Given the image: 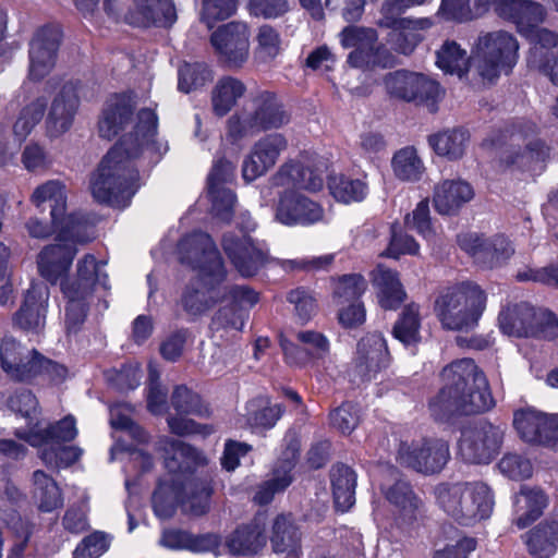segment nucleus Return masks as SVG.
I'll return each mask as SVG.
<instances>
[{"instance_id":"1","label":"nucleus","mask_w":558,"mask_h":558,"mask_svg":"<svg viewBox=\"0 0 558 558\" xmlns=\"http://www.w3.org/2000/svg\"><path fill=\"white\" fill-rule=\"evenodd\" d=\"M133 94L114 95L107 100L100 119V137L112 140L124 133L104 156L90 178V191L99 203L125 207L138 189L140 174L134 160L144 149L158 155L168 150L166 143L156 141L158 119L154 110L144 108L134 114Z\"/></svg>"},{"instance_id":"2","label":"nucleus","mask_w":558,"mask_h":558,"mask_svg":"<svg viewBox=\"0 0 558 558\" xmlns=\"http://www.w3.org/2000/svg\"><path fill=\"white\" fill-rule=\"evenodd\" d=\"M179 253L181 262L197 271L184 288L180 304L190 316H202L222 300L220 284L227 276L222 258L210 235L202 231L185 235Z\"/></svg>"},{"instance_id":"3","label":"nucleus","mask_w":558,"mask_h":558,"mask_svg":"<svg viewBox=\"0 0 558 558\" xmlns=\"http://www.w3.org/2000/svg\"><path fill=\"white\" fill-rule=\"evenodd\" d=\"M444 387L429 401L430 415L440 423L458 415H470L493 408L488 381L472 359H461L447 365L441 373Z\"/></svg>"},{"instance_id":"4","label":"nucleus","mask_w":558,"mask_h":558,"mask_svg":"<svg viewBox=\"0 0 558 558\" xmlns=\"http://www.w3.org/2000/svg\"><path fill=\"white\" fill-rule=\"evenodd\" d=\"M435 496L442 511L464 526L488 519L495 505L490 487L480 481L441 483L436 486Z\"/></svg>"},{"instance_id":"5","label":"nucleus","mask_w":558,"mask_h":558,"mask_svg":"<svg viewBox=\"0 0 558 558\" xmlns=\"http://www.w3.org/2000/svg\"><path fill=\"white\" fill-rule=\"evenodd\" d=\"M62 223L58 243L47 245L37 258L39 274L52 284L68 272L76 254L75 245L94 238V226L83 214H71Z\"/></svg>"},{"instance_id":"6","label":"nucleus","mask_w":558,"mask_h":558,"mask_svg":"<svg viewBox=\"0 0 558 558\" xmlns=\"http://www.w3.org/2000/svg\"><path fill=\"white\" fill-rule=\"evenodd\" d=\"M0 366L14 381H31L46 376L53 383H62L68 376L64 365L45 357L12 336H4L0 340Z\"/></svg>"},{"instance_id":"7","label":"nucleus","mask_w":558,"mask_h":558,"mask_svg":"<svg viewBox=\"0 0 558 558\" xmlns=\"http://www.w3.org/2000/svg\"><path fill=\"white\" fill-rule=\"evenodd\" d=\"M486 305L485 292L473 282H462L448 288L436 301L435 310L444 328L449 330L473 329Z\"/></svg>"},{"instance_id":"8","label":"nucleus","mask_w":558,"mask_h":558,"mask_svg":"<svg viewBox=\"0 0 558 558\" xmlns=\"http://www.w3.org/2000/svg\"><path fill=\"white\" fill-rule=\"evenodd\" d=\"M290 122V114L277 95L269 90L258 92L251 99V109L232 114L227 121V135L240 141L262 131L280 129Z\"/></svg>"},{"instance_id":"9","label":"nucleus","mask_w":558,"mask_h":558,"mask_svg":"<svg viewBox=\"0 0 558 558\" xmlns=\"http://www.w3.org/2000/svg\"><path fill=\"white\" fill-rule=\"evenodd\" d=\"M475 71L488 83L512 72L519 59V41L507 31L481 33L475 44Z\"/></svg>"},{"instance_id":"10","label":"nucleus","mask_w":558,"mask_h":558,"mask_svg":"<svg viewBox=\"0 0 558 558\" xmlns=\"http://www.w3.org/2000/svg\"><path fill=\"white\" fill-rule=\"evenodd\" d=\"M502 333L517 338H541L553 340L558 337V319L548 311H536L525 302L505 306L498 316Z\"/></svg>"},{"instance_id":"11","label":"nucleus","mask_w":558,"mask_h":558,"mask_svg":"<svg viewBox=\"0 0 558 558\" xmlns=\"http://www.w3.org/2000/svg\"><path fill=\"white\" fill-rule=\"evenodd\" d=\"M505 433L506 425L480 421L462 432L459 452L466 462L488 464L499 453Z\"/></svg>"},{"instance_id":"12","label":"nucleus","mask_w":558,"mask_h":558,"mask_svg":"<svg viewBox=\"0 0 558 558\" xmlns=\"http://www.w3.org/2000/svg\"><path fill=\"white\" fill-rule=\"evenodd\" d=\"M450 458L449 445L444 439H423L412 444L401 442L398 462L425 475L439 473Z\"/></svg>"},{"instance_id":"13","label":"nucleus","mask_w":558,"mask_h":558,"mask_svg":"<svg viewBox=\"0 0 558 558\" xmlns=\"http://www.w3.org/2000/svg\"><path fill=\"white\" fill-rule=\"evenodd\" d=\"M33 203L38 207L48 204L50 208L51 225L44 223L37 218H31L26 222V229L31 236L44 239L52 234L54 229L61 230L62 221L69 217L66 210L65 186L59 181H48L34 191L32 195Z\"/></svg>"},{"instance_id":"14","label":"nucleus","mask_w":558,"mask_h":558,"mask_svg":"<svg viewBox=\"0 0 558 558\" xmlns=\"http://www.w3.org/2000/svg\"><path fill=\"white\" fill-rule=\"evenodd\" d=\"M234 166L226 159L217 160L207 178V194L211 203V214L221 221L229 222L236 202L235 194L228 186L234 179Z\"/></svg>"},{"instance_id":"15","label":"nucleus","mask_w":558,"mask_h":558,"mask_svg":"<svg viewBox=\"0 0 558 558\" xmlns=\"http://www.w3.org/2000/svg\"><path fill=\"white\" fill-rule=\"evenodd\" d=\"M390 355L381 333H368L356 345L352 372L361 381L371 380L389 365Z\"/></svg>"},{"instance_id":"16","label":"nucleus","mask_w":558,"mask_h":558,"mask_svg":"<svg viewBox=\"0 0 558 558\" xmlns=\"http://www.w3.org/2000/svg\"><path fill=\"white\" fill-rule=\"evenodd\" d=\"M513 426L525 442L550 446L558 441V414L547 415L534 409L519 410L514 412Z\"/></svg>"},{"instance_id":"17","label":"nucleus","mask_w":558,"mask_h":558,"mask_svg":"<svg viewBox=\"0 0 558 558\" xmlns=\"http://www.w3.org/2000/svg\"><path fill=\"white\" fill-rule=\"evenodd\" d=\"M49 289L44 282H33L26 290L19 310L12 316L13 327L39 333L46 324Z\"/></svg>"},{"instance_id":"18","label":"nucleus","mask_w":558,"mask_h":558,"mask_svg":"<svg viewBox=\"0 0 558 558\" xmlns=\"http://www.w3.org/2000/svg\"><path fill=\"white\" fill-rule=\"evenodd\" d=\"M288 147L287 138L280 133H271L259 138L252 147L242 165V175L252 182L271 169L280 154Z\"/></svg>"},{"instance_id":"19","label":"nucleus","mask_w":558,"mask_h":558,"mask_svg":"<svg viewBox=\"0 0 558 558\" xmlns=\"http://www.w3.org/2000/svg\"><path fill=\"white\" fill-rule=\"evenodd\" d=\"M61 40L58 27L45 26L36 32L29 44V78L40 81L52 70Z\"/></svg>"},{"instance_id":"20","label":"nucleus","mask_w":558,"mask_h":558,"mask_svg":"<svg viewBox=\"0 0 558 558\" xmlns=\"http://www.w3.org/2000/svg\"><path fill=\"white\" fill-rule=\"evenodd\" d=\"M458 242L462 250L473 256L475 262L487 268L501 265L514 253L510 241L502 235L485 239L476 233H468L459 235Z\"/></svg>"},{"instance_id":"21","label":"nucleus","mask_w":558,"mask_h":558,"mask_svg":"<svg viewBox=\"0 0 558 558\" xmlns=\"http://www.w3.org/2000/svg\"><path fill=\"white\" fill-rule=\"evenodd\" d=\"M78 107L77 84L66 82L51 101L46 119L47 134L50 137H58L68 132L72 128Z\"/></svg>"},{"instance_id":"22","label":"nucleus","mask_w":558,"mask_h":558,"mask_svg":"<svg viewBox=\"0 0 558 558\" xmlns=\"http://www.w3.org/2000/svg\"><path fill=\"white\" fill-rule=\"evenodd\" d=\"M537 126L532 121L521 120L513 124L510 131V147L508 155L501 156L507 166L522 163L524 158L544 159L548 147L539 138H534Z\"/></svg>"},{"instance_id":"23","label":"nucleus","mask_w":558,"mask_h":558,"mask_svg":"<svg viewBox=\"0 0 558 558\" xmlns=\"http://www.w3.org/2000/svg\"><path fill=\"white\" fill-rule=\"evenodd\" d=\"M211 45L232 65L243 63L248 56V29L246 24L230 22L211 34Z\"/></svg>"},{"instance_id":"24","label":"nucleus","mask_w":558,"mask_h":558,"mask_svg":"<svg viewBox=\"0 0 558 558\" xmlns=\"http://www.w3.org/2000/svg\"><path fill=\"white\" fill-rule=\"evenodd\" d=\"M222 247L234 268L243 276H254L265 263V254L257 248L251 236L241 238L233 233H226L222 238Z\"/></svg>"},{"instance_id":"25","label":"nucleus","mask_w":558,"mask_h":558,"mask_svg":"<svg viewBox=\"0 0 558 558\" xmlns=\"http://www.w3.org/2000/svg\"><path fill=\"white\" fill-rule=\"evenodd\" d=\"M324 217L323 207L308 197L296 193H284L278 203L276 218L283 225L308 226Z\"/></svg>"},{"instance_id":"26","label":"nucleus","mask_w":558,"mask_h":558,"mask_svg":"<svg viewBox=\"0 0 558 558\" xmlns=\"http://www.w3.org/2000/svg\"><path fill=\"white\" fill-rule=\"evenodd\" d=\"M266 514L258 512L246 524L238 526L226 539V546L232 555L253 556L267 543Z\"/></svg>"},{"instance_id":"27","label":"nucleus","mask_w":558,"mask_h":558,"mask_svg":"<svg viewBox=\"0 0 558 558\" xmlns=\"http://www.w3.org/2000/svg\"><path fill=\"white\" fill-rule=\"evenodd\" d=\"M277 186L295 187L310 192L319 191L324 185L323 171L305 160L283 163L272 178Z\"/></svg>"},{"instance_id":"28","label":"nucleus","mask_w":558,"mask_h":558,"mask_svg":"<svg viewBox=\"0 0 558 558\" xmlns=\"http://www.w3.org/2000/svg\"><path fill=\"white\" fill-rule=\"evenodd\" d=\"M271 550L286 558H301L302 532L290 514H278L271 524L269 535Z\"/></svg>"},{"instance_id":"29","label":"nucleus","mask_w":558,"mask_h":558,"mask_svg":"<svg viewBox=\"0 0 558 558\" xmlns=\"http://www.w3.org/2000/svg\"><path fill=\"white\" fill-rule=\"evenodd\" d=\"M133 3L134 10L125 16L132 25L168 27L177 20L171 0H133Z\"/></svg>"},{"instance_id":"30","label":"nucleus","mask_w":558,"mask_h":558,"mask_svg":"<svg viewBox=\"0 0 558 558\" xmlns=\"http://www.w3.org/2000/svg\"><path fill=\"white\" fill-rule=\"evenodd\" d=\"M474 197V190L463 180H445L435 186L433 203L440 215H453Z\"/></svg>"},{"instance_id":"31","label":"nucleus","mask_w":558,"mask_h":558,"mask_svg":"<svg viewBox=\"0 0 558 558\" xmlns=\"http://www.w3.org/2000/svg\"><path fill=\"white\" fill-rule=\"evenodd\" d=\"M16 437L25 440L33 447H49L50 445H60L71 441L77 435L75 420L68 415L56 424H51L44 429L34 427L29 430H16Z\"/></svg>"},{"instance_id":"32","label":"nucleus","mask_w":558,"mask_h":558,"mask_svg":"<svg viewBox=\"0 0 558 558\" xmlns=\"http://www.w3.org/2000/svg\"><path fill=\"white\" fill-rule=\"evenodd\" d=\"M373 282L377 288V296L384 310H397L407 299L398 272L383 265L373 270Z\"/></svg>"},{"instance_id":"33","label":"nucleus","mask_w":558,"mask_h":558,"mask_svg":"<svg viewBox=\"0 0 558 558\" xmlns=\"http://www.w3.org/2000/svg\"><path fill=\"white\" fill-rule=\"evenodd\" d=\"M384 494L386 499L399 510L404 520L413 521L422 514L424 504L408 481L397 480Z\"/></svg>"},{"instance_id":"34","label":"nucleus","mask_w":558,"mask_h":558,"mask_svg":"<svg viewBox=\"0 0 558 558\" xmlns=\"http://www.w3.org/2000/svg\"><path fill=\"white\" fill-rule=\"evenodd\" d=\"M246 92L245 84L232 76L220 77L211 89V107L217 117H225Z\"/></svg>"},{"instance_id":"35","label":"nucleus","mask_w":558,"mask_h":558,"mask_svg":"<svg viewBox=\"0 0 558 558\" xmlns=\"http://www.w3.org/2000/svg\"><path fill=\"white\" fill-rule=\"evenodd\" d=\"M107 288V275L101 272V265L94 255L86 254L77 263L76 277L61 283L62 287H72L80 293L93 295L96 283Z\"/></svg>"},{"instance_id":"36","label":"nucleus","mask_w":558,"mask_h":558,"mask_svg":"<svg viewBox=\"0 0 558 558\" xmlns=\"http://www.w3.org/2000/svg\"><path fill=\"white\" fill-rule=\"evenodd\" d=\"M527 549L537 558H549L558 548V521L544 520L527 533Z\"/></svg>"},{"instance_id":"37","label":"nucleus","mask_w":558,"mask_h":558,"mask_svg":"<svg viewBox=\"0 0 558 558\" xmlns=\"http://www.w3.org/2000/svg\"><path fill=\"white\" fill-rule=\"evenodd\" d=\"M165 450V466L171 473L191 472L193 465L204 461V457L196 448L179 439H168Z\"/></svg>"},{"instance_id":"38","label":"nucleus","mask_w":558,"mask_h":558,"mask_svg":"<svg viewBox=\"0 0 558 558\" xmlns=\"http://www.w3.org/2000/svg\"><path fill=\"white\" fill-rule=\"evenodd\" d=\"M330 480L336 507L341 511H348L355 502L356 475L345 464L333 465L330 471Z\"/></svg>"},{"instance_id":"39","label":"nucleus","mask_w":558,"mask_h":558,"mask_svg":"<svg viewBox=\"0 0 558 558\" xmlns=\"http://www.w3.org/2000/svg\"><path fill=\"white\" fill-rule=\"evenodd\" d=\"M515 524L519 529H525L542 515L547 506V497L542 489L524 486L515 496Z\"/></svg>"},{"instance_id":"40","label":"nucleus","mask_w":558,"mask_h":558,"mask_svg":"<svg viewBox=\"0 0 558 558\" xmlns=\"http://www.w3.org/2000/svg\"><path fill=\"white\" fill-rule=\"evenodd\" d=\"M428 143L439 156L450 160L460 159L469 143V133L462 129L447 130L428 137Z\"/></svg>"},{"instance_id":"41","label":"nucleus","mask_w":558,"mask_h":558,"mask_svg":"<svg viewBox=\"0 0 558 558\" xmlns=\"http://www.w3.org/2000/svg\"><path fill=\"white\" fill-rule=\"evenodd\" d=\"M436 64L445 73L462 78L469 71L470 58L454 40H446L436 51Z\"/></svg>"},{"instance_id":"42","label":"nucleus","mask_w":558,"mask_h":558,"mask_svg":"<svg viewBox=\"0 0 558 558\" xmlns=\"http://www.w3.org/2000/svg\"><path fill=\"white\" fill-rule=\"evenodd\" d=\"M420 328V306L415 303H411L402 310L393 325L392 335L404 345H413L421 341Z\"/></svg>"},{"instance_id":"43","label":"nucleus","mask_w":558,"mask_h":558,"mask_svg":"<svg viewBox=\"0 0 558 558\" xmlns=\"http://www.w3.org/2000/svg\"><path fill=\"white\" fill-rule=\"evenodd\" d=\"M33 495L39 502V509L50 512L62 506L60 488L56 481L41 470L33 473Z\"/></svg>"},{"instance_id":"44","label":"nucleus","mask_w":558,"mask_h":558,"mask_svg":"<svg viewBox=\"0 0 558 558\" xmlns=\"http://www.w3.org/2000/svg\"><path fill=\"white\" fill-rule=\"evenodd\" d=\"M293 463L289 460L284 461L279 468H276L272 476L257 487L254 501L260 506L271 502L276 494L283 492L291 485L293 481L291 475Z\"/></svg>"},{"instance_id":"45","label":"nucleus","mask_w":558,"mask_h":558,"mask_svg":"<svg viewBox=\"0 0 558 558\" xmlns=\"http://www.w3.org/2000/svg\"><path fill=\"white\" fill-rule=\"evenodd\" d=\"M61 291L68 300L65 307L66 330L70 333H76L86 319L92 295L80 293L72 287H62Z\"/></svg>"},{"instance_id":"46","label":"nucleus","mask_w":558,"mask_h":558,"mask_svg":"<svg viewBox=\"0 0 558 558\" xmlns=\"http://www.w3.org/2000/svg\"><path fill=\"white\" fill-rule=\"evenodd\" d=\"M391 166L395 175L408 182L418 181L425 171V167L416 149L411 146L398 150L392 157Z\"/></svg>"},{"instance_id":"47","label":"nucleus","mask_w":558,"mask_h":558,"mask_svg":"<svg viewBox=\"0 0 558 558\" xmlns=\"http://www.w3.org/2000/svg\"><path fill=\"white\" fill-rule=\"evenodd\" d=\"M330 194L344 204L361 202L367 194V185L360 179H352L343 174H333L328 179Z\"/></svg>"},{"instance_id":"48","label":"nucleus","mask_w":558,"mask_h":558,"mask_svg":"<svg viewBox=\"0 0 558 558\" xmlns=\"http://www.w3.org/2000/svg\"><path fill=\"white\" fill-rule=\"evenodd\" d=\"M47 107L44 97H38L26 105L20 112L14 125V136L20 141H24L40 122Z\"/></svg>"},{"instance_id":"49","label":"nucleus","mask_w":558,"mask_h":558,"mask_svg":"<svg viewBox=\"0 0 558 558\" xmlns=\"http://www.w3.org/2000/svg\"><path fill=\"white\" fill-rule=\"evenodd\" d=\"M171 405L179 414L208 416L210 413L202 398L184 385L174 388L171 396Z\"/></svg>"},{"instance_id":"50","label":"nucleus","mask_w":558,"mask_h":558,"mask_svg":"<svg viewBox=\"0 0 558 558\" xmlns=\"http://www.w3.org/2000/svg\"><path fill=\"white\" fill-rule=\"evenodd\" d=\"M384 83L390 96L408 102L415 100L414 87L417 84V73L396 71L387 74Z\"/></svg>"},{"instance_id":"51","label":"nucleus","mask_w":558,"mask_h":558,"mask_svg":"<svg viewBox=\"0 0 558 558\" xmlns=\"http://www.w3.org/2000/svg\"><path fill=\"white\" fill-rule=\"evenodd\" d=\"M213 80L211 70L205 63L185 62L179 68L178 87L181 92L190 93L203 87Z\"/></svg>"},{"instance_id":"52","label":"nucleus","mask_w":558,"mask_h":558,"mask_svg":"<svg viewBox=\"0 0 558 558\" xmlns=\"http://www.w3.org/2000/svg\"><path fill=\"white\" fill-rule=\"evenodd\" d=\"M82 456V449L75 446L50 445L40 450V458L50 468H68Z\"/></svg>"},{"instance_id":"53","label":"nucleus","mask_w":558,"mask_h":558,"mask_svg":"<svg viewBox=\"0 0 558 558\" xmlns=\"http://www.w3.org/2000/svg\"><path fill=\"white\" fill-rule=\"evenodd\" d=\"M367 282L363 276L359 274H349L341 276L333 289V296L338 304L344 302L357 301L365 292Z\"/></svg>"},{"instance_id":"54","label":"nucleus","mask_w":558,"mask_h":558,"mask_svg":"<svg viewBox=\"0 0 558 558\" xmlns=\"http://www.w3.org/2000/svg\"><path fill=\"white\" fill-rule=\"evenodd\" d=\"M111 536L102 531H94L85 536L73 551V558H99L110 547Z\"/></svg>"},{"instance_id":"55","label":"nucleus","mask_w":558,"mask_h":558,"mask_svg":"<svg viewBox=\"0 0 558 558\" xmlns=\"http://www.w3.org/2000/svg\"><path fill=\"white\" fill-rule=\"evenodd\" d=\"M330 424L342 434H351L360 423V408L352 402H344L330 415Z\"/></svg>"},{"instance_id":"56","label":"nucleus","mask_w":558,"mask_h":558,"mask_svg":"<svg viewBox=\"0 0 558 558\" xmlns=\"http://www.w3.org/2000/svg\"><path fill=\"white\" fill-rule=\"evenodd\" d=\"M545 16L546 11L542 4L531 0H524L515 22L518 31L529 35L534 31V27L544 22Z\"/></svg>"},{"instance_id":"57","label":"nucleus","mask_w":558,"mask_h":558,"mask_svg":"<svg viewBox=\"0 0 558 558\" xmlns=\"http://www.w3.org/2000/svg\"><path fill=\"white\" fill-rule=\"evenodd\" d=\"M498 468L502 474L512 480L529 478L533 473L531 461L517 453L505 454L499 461Z\"/></svg>"},{"instance_id":"58","label":"nucleus","mask_w":558,"mask_h":558,"mask_svg":"<svg viewBox=\"0 0 558 558\" xmlns=\"http://www.w3.org/2000/svg\"><path fill=\"white\" fill-rule=\"evenodd\" d=\"M247 314L238 310L230 302L228 305L220 307L211 319V326L215 329H234L242 330Z\"/></svg>"},{"instance_id":"59","label":"nucleus","mask_w":558,"mask_h":558,"mask_svg":"<svg viewBox=\"0 0 558 558\" xmlns=\"http://www.w3.org/2000/svg\"><path fill=\"white\" fill-rule=\"evenodd\" d=\"M238 0H203L202 19L208 27L217 21L231 16L236 9Z\"/></svg>"},{"instance_id":"60","label":"nucleus","mask_w":558,"mask_h":558,"mask_svg":"<svg viewBox=\"0 0 558 558\" xmlns=\"http://www.w3.org/2000/svg\"><path fill=\"white\" fill-rule=\"evenodd\" d=\"M340 41L343 48H356L377 44V33L373 28L347 26L340 33Z\"/></svg>"},{"instance_id":"61","label":"nucleus","mask_w":558,"mask_h":558,"mask_svg":"<svg viewBox=\"0 0 558 558\" xmlns=\"http://www.w3.org/2000/svg\"><path fill=\"white\" fill-rule=\"evenodd\" d=\"M122 405L112 407L110 410L111 418L110 424L114 429L128 433L133 439L138 442H146L148 435L145 429L136 424L130 416L123 413Z\"/></svg>"},{"instance_id":"62","label":"nucleus","mask_w":558,"mask_h":558,"mask_svg":"<svg viewBox=\"0 0 558 558\" xmlns=\"http://www.w3.org/2000/svg\"><path fill=\"white\" fill-rule=\"evenodd\" d=\"M223 299L247 314V311L258 302V294L247 286H231L222 290Z\"/></svg>"},{"instance_id":"63","label":"nucleus","mask_w":558,"mask_h":558,"mask_svg":"<svg viewBox=\"0 0 558 558\" xmlns=\"http://www.w3.org/2000/svg\"><path fill=\"white\" fill-rule=\"evenodd\" d=\"M405 227L414 230L424 238H428L433 233L429 217V205L427 199L421 201L412 214L405 216Z\"/></svg>"},{"instance_id":"64","label":"nucleus","mask_w":558,"mask_h":558,"mask_svg":"<svg viewBox=\"0 0 558 558\" xmlns=\"http://www.w3.org/2000/svg\"><path fill=\"white\" fill-rule=\"evenodd\" d=\"M527 64L530 68L539 71L547 76L554 85L558 86V54L543 56L538 49L535 48L529 56Z\"/></svg>"}]
</instances>
